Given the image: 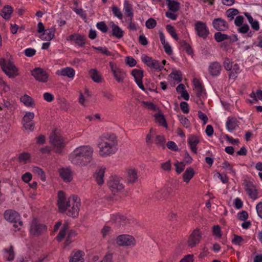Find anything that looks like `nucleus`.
Returning <instances> with one entry per match:
<instances>
[{
	"mask_svg": "<svg viewBox=\"0 0 262 262\" xmlns=\"http://www.w3.org/2000/svg\"><path fill=\"white\" fill-rule=\"evenodd\" d=\"M57 204L60 211L63 212L67 210V214L73 218L78 216L80 206V200L77 195H73L68 199L63 191L58 192Z\"/></svg>",
	"mask_w": 262,
	"mask_h": 262,
	"instance_id": "1",
	"label": "nucleus"
},
{
	"mask_svg": "<svg viewBox=\"0 0 262 262\" xmlns=\"http://www.w3.org/2000/svg\"><path fill=\"white\" fill-rule=\"evenodd\" d=\"M93 152V149L90 146H80L69 155V160L75 165L85 166L92 161Z\"/></svg>",
	"mask_w": 262,
	"mask_h": 262,
	"instance_id": "2",
	"label": "nucleus"
},
{
	"mask_svg": "<svg viewBox=\"0 0 262 262\" xmlns=\"http://www.w3.org/2000/svg\"><path fill=\"white\" fill-rule=\"evenodd\" d=\"M50 142L54 146V151L57 154H61L66 145L62 137L56 133L54 130L51 133L50 138Z\"/></svg>",
	"mask_w": 262,
	"mask_h": 262,
	"instance_id": "3",
	"label": "nucleus"
},
{
	"mask_svg": "<svg viewBox=\"0 0 262 262\" xmlns=\"http://www.w3.org/2000/svg\"><path fill=\"white\" fill-rule=\"evenodd\" d=\"M0 66L5 73L10 78H14L18 75V69L10 60L6 62L5 59H0Z\"/></svg>",
	"mask_w": 262,
	"mask_h": 262,
	"instance_id": "4",
	"label": "nucleus"
},
{
	"mask_svg": "<svg viewBox=\"0 0 262 262\" xmlns=\"http://www.w3.org/2000/svg\"><path fill=\"white\" fill-rule=\"evenodd\" d=\"M107 185L113 195L122 191L124 188L123 184L116 176H111L107 182Z\"/></svg>",
	"mask_w": 262,
	"mask_h": 262,
	"instance_id": "5",
	"label": "nucleus"
},
{
	"mask_svg": "<svg viewBox=\"0 0 262 262\" xmlns=\"http://www.w3.org/2000/svg\"><path fill=\"white\" fill-rule=\"evenodd\" d=\"M4 216L5 219L8 222L13 223L14 224L13 226L15 228L18 227L16 225L17 223L19 226L23 225V222L20 220V215L14 210H6L4 213Z\"/></svg>",
	"mask_w": 262,
	"mask_h": 262,
	"instance_id": "6",
	"label": "nucleus"
},
{
	"mask_svg": "<svg viewBox=\"0 0 262 262\" xmlns=\"http://www.w3.org/2000/svg\"><path fill=\"white\" fill-rule=\"evenodd\" d=\"M47 230L46 225L41 224L38 221L34 218L33 219L31 225L30 232V233L35 236H38L46 232Z\"/></svg>",
	"mask_w": 262,
	"mask_h": 262,
	"instance_id": "7",
	"label": "nucleus"
},
{
	"mask_svg": "<svg viewBox=\"0 0 262 262\" xmlns=\"http://www.w3.org/2000/svg\"><path fill=\"white\" fill-rule=\"evenodd\" d=\"M98 146L100 149V155L101 156H105L115 154L116 152V146L117 145H113L108 143L99 142Z\"/></svg>",
	"mask_w": 262,
	"mask_h": 262,
	"instance_id": "8",
	"label": "nucleus"
},
{
	"mask_svg": "<svg viewBox=\"0 0 262 262\" xmlns=\"http://www.w3.org/2000/svg\"><path fill=\"white\" fill-rule=\"evenodd\" d=\"M116 243L120 246H134L136 244V240L132 235L122 234L118 236Z\"/></svg>",
	"mask_w": 262,
	"mask_h": 262,
	"instance_id": "9",
	"label": "nucleus"
},
{
	"mask_svg": "<svg viewBox=\"0 0 262 262\" xmlns=\"http://www.w3.org/2000/svg\"><path fill=\"white\" fill-rule=\"evenodd\" d=\"M31 75L34 78L41 82H47L48 80L49 75L43 69L36 68L31 71Z\"/></svg>",
	"mask_w": 262,
	"mask_h": 262,
	"instance_id": "10",
	"label": "nucleus"
},
{
	"mask_svg": "<svg viewBox=\"0 0 262 262\" xmlns=\"http://www.w3.org/2000/svg\"><path fill=\"white\" fill-rule=\"evenodd\" d=\"M112 219L115 226L118 228L123 229L130 224L129 220L126 216L120 214L113 215Z\"/></svg>",
	"mask_w": 262,
	"mask_h": 262,
	"instance_id": "11",
	"label": "nucleus"
},
{
	"mask_svg": "<svg viewBox=\"0 0 262 262\" xmlns=\"http://www.w3.org/2000/svg\"><path fill=\"white\" fill-rule=\"evenodd\" d=\"M194 27L195 30L199 37H202L203 39L207 38L209 34V31L205 23L198 21L195 23Z\"/></svg>",
	"mask_w": 262,
	"mask_h": 262,
	"instance_id": "12",
	"label": "nucleus"
},
{
	"mask_svg": "<svg viewBox=\"0 0 262 262\" xmlns=\"http://www.w3.org/2000/svg\"><path fill=\"white\" fill-rule=\"evenodd\" d=\"M109 64L111 71L116 80L119 82H123L125 77L126 73L123 70L118 68L114 62L111 61Z\"/></svg>",
	"mask_w": 262,
	"mask_h": 262,
	"instance_id": "13",
	"label": "nucleus"
},
{
	"mask_svg": "<svg viewBox=\"0 0 262 262\" xmlns=\"http://www.w3.org/2000/svg\"><path fill=\"white\" fill-rule=\"evenodd\" d=\"M201 238L202 235L199 230H194L189 236L187 242L188 246L191 248L194 247L200 242Z\"/></svg>",
	"mask_w": 262,
	"mask_h": 262,
	"instance_id": "14",
	"label": "nucleus"
},
{
	"mask_svg": "<svg viewBox=\"0 0 262 262\" xmlns=\"http://www.w3.org/2000/svg\"><path fill=\"white\" fill-rule=\"evenodd\" d=\"M141 59L143 62L150 68L156 70L159 69L160 71L162 70L163 68V67L160 66L159 61L155 60L146 55H143Z\"/></svg>",
	"mask_w": 262,
	"mask_h": 262,
	"instance_id": "15",
	"label": "nucleus"
},
{
	"mask_svg": "<svg viewBox=\"0 0 262 262\" xmlns=\"http://www.w3.org/2000/svg\"><path fill=\"white\" fill-rule=\"evenodd\" d=\"M34 117V114L32 112H27L23 118V124L26 129H29L32 131L34 129V124L33 122V119Z\"/></svg>",
	"mask_w": 262,
	"mask_h": 262,
	"instance_id": "16",
	"label": "nucleus"
},
{
	"mask_svg": "<svg viewBox=\"0 0 262 262\" xmlns=\"http://www.w3.org/2000/svg\"><path fill=\"white\" fill-rule=\"evenodd\" d=\"M213 28L219 31H224L228 29V23L222 18H215L212 21Z\"/></svg>",
	"mask_w": 262,
	"mask_h": 262,
	"instance_id": "17",
	"label": "nucleus"
},
{
	"mask_svg": "<svg viewBox=\"0 0 262 262\" xmlns=\"http://www.w3.org/2000/svg\"><path fill=\"white\" fill-rule=\"evenodd\" d=\"M100 143H108L113 145H117V137L114 134H104L99 139Z\"/></svg>",
	"mask_w": 262,
	"mask_h": 262,
	"instance_id": "18",
	"label": "nucleus"
},
{
	"mask_svg": "<svg viewBox=\"0 0 262 262\" xmlns=\"http://www.w3.org/2000/svg\"><path fill=\"white\" fill-rule=\"evenodd\" d=\"M84 253L81 250L72 251L69 258V262H84Z\"/></svg>",
	"mask_w": 262,
	"mask_h": 262,
	"instance_id": "19",
	"label": "nucleus"
},
{
	"mask_svg": "<svg viewBox=\"0 0 262 262\" xmlns=\"http://www.w3.org/2000/svg\"><path fill=\"white\" fill-rule=\"evenodd\" d=\"M72 40L80 47H83L85 45V37L79 34H73L69 36L67 40Z\"/></svg>",
	"mask_w": 262,
	"mask_h": 262,
	"instance_id": "20",
	"label": "nucleus"
},
{
	"mask_svg": "<svg viewBox=\"0 0 262 262\" xmlns=\"http://www.w3.org/2000/svg\"><path fill=\"white\" fill-rule=\"evenodd\" d=\"M209 72L212 76H217L220 75L221 70V66L218 62H213L209 66Z\"/></svg>",
	"mask_w": 262,
	"mask_h": 262,
	"instance_id": "21",
	"label": "nucleus"
},
{
	"mask_svg": "<svg viewBox=\"0 0 262 262\" xmlns=\"http://www.w3.org/2000/svg\"><path fill=\"white\" fill-rule=\"evenodd\" d=\"M200 142V139L198 137L194 135H191L188 137V143L190 145V147L193 152L196 154L198 144Z\"/></svg>",
	"mask_w": 262,
	"mask_h": 262,
	"instance_id": "22",
	"label": "nucleus"
},
{
	"mask_svg": "<svg viewBox=\"0 0 262 262\" xmlns=\"http://www.w3.org/2000/svg\"><path fill=\"white\" fill-rule=\"evenodd\" d=\"M105 168L100 167L96 169L94 177L95 179L97 184L101 185L104 183V174L105 172Z\"/></svg>",
	"mask_w": 262,
	"mask_h": 262,
	"instance_id": "23",
	"label": "nucleus"
},
{
	"mask_svg": "<svg viewBox=\"0 0 262 262\" xmlns=\"http://www.w3.org/2000/svg\"><path fill=\"white\" fill-rule=\"evenodd\" d=\"M137 170L135 168H129L127 170V182L128 183H134L138 180Z\"/></svg>",
	"mask_w": 262,
	"mask_h": 262,
	"instance_id": "24",
	"label": "nucleus"
},
{
	"mask_svg": "<svg viewBox=\"0 0 262 262\" xmlns=\"http://www.w3.org/2000/svg\"><path fill=\"white\" fill-rule=\"evenodd\" d=\"M56 29L54 27L46 29L40 36V38L42 40L50 41L52 40L55 36Z\"/></svg>",
	"mask_w": 262,
	"mask_h": 262,
	"instance_id": "25",
	"label": "nucleus"
},
{
	"mask_svg": "<svg viewBox=\"0 0 262 262\" xmlns=\"http://www.w3.org/2000/svg\"><path fill=\"white\" fill-rule=\"evenodd\" d=\"M13 12V8L12 6L6 5L3 8L0 15L6 20H9L11 18Z\"/></svg>",
	"mask_w": 262,
	"mask_h": 262,
	"instance_id": "26",
	"label": "nucleus"
},
{
	"mask_svg": "<svg viewBox=\"0 0 262 262\" xmlns=\"http://www.w3.org/2000/svg\"><path fill=\"white\" fill-rule=\"evenodd\" d=\"M59 173L64 182H70L72 180V172L70 168H61Z\"/></svg>",
	"mask_w": 262,
	"mask_h": 262,
	"instance_id": "27",
	"label": "nucleus"
},
{
	"mask_svg": "<svg viewBox=\"0 0 262 262\" xmlns=\"http://www.w3.org/2000/svg\"><path fill=\"white\" fill-rule=\"evenodd\" d=\"M238 121L236 118L228 117L226 122V127L229 132H232L238 126Z\"/></svg>",
	"mask_w": 262,
	"mask_h": 262,
	"instance_id": "28",
	"label": "nucleus"
},
{
	"mask_svg": "<svg viewBox=\"0 0 262 262\" xmlns=\"http://www.w3.org/2000/svg\"><path fill=\"white\" fill-rule=\"evenodd\" d=\"M112 35L118 39L121 38L123 36L124 31L117 25L112 23Z\"/></svg>",
	"mask_w": 262,
	"mask_h": 262,
	"instance_id": "29",
	"label": "nucleus"
},
{
	"mask_svg": "<svg viewBox=\"0 0 262 262\" xmlns=\"http://www.w3.org/2000/svg\"><path fill=\"white\" fill-rule=\"evenodd\" d=\"M57 74L61 76H67L69 78H73L75 72L72 68L67 67L62 69L60 71H58Z\"/></svg>",
	"mask_w": 262,
	"mask_h": 262,
	"instance_id": "30",
	"label": "nucleus"
},
{
	"mask_svg": "<svg viewBox=\"0 0 262 262\" xmlns=\"http://www.w3.org/2000/svg\"><path fill=\"white\" fill-rule=\"evenodd\" d=\"M89 75L92 79L95 82H100L102 77L99 72L95 69H92L89 72Z\"/></svg>",
	"mask_w": 262,
	"mask_h": 262,
	"instance_id": "31",
	"label": "nucleus"
},
{
	"mask_svg": "<svg viewBox=\"0 0 262 262\" xmlns=\"http://www.w3.org/2000/svg\"><path fill=\"white\" fill-rule=\"evenodd\" d=\"M194 175V171L193 169L191 167L187 168L183 176L184 181L187 183H188Z\"/></svg>",
	"mask_w": 262,
	"mask_h": 262,
	"instance_id": "32",
	"label": "nucleus"
},
{
	"mask_svg": "<svg viewBox=\"0 0 262 262\" xmlns=\"http://www.w3.org/2000/svg\"><path fill=\"white\" fill-rule=\"evenodd\" d=\"M167 2V6L169 10L172 12H177L180 7V4L174 0H166Z\"/></svg>",
	"mask_w": 262,
	"mask_h": 262,
	"instance_id": "33",
	"label": "nucleus"
},
{
	"mask_svg": "<svg viewBox=\"0 0 262 262\" xmlns=\"http://www.w3.org/2000/svg\"><path fill=\"white\" fill-rule=\"evenodd\" d=\"M124 9L125 10V14L127 17H133L132 5L127 1H125L124 3Z\"/></svg>",
	"mask_w": 262,
	"mask_h": 262,
	"instance_id": "34",
	"label": "nucleus"
},
{
	"mask_svg": "<svg viewBox=\"0 0 262 262\" xmlns=\"http://www.w3.org/2000/svg\"><path fill=\"white\" fill-rule=\"evenodd\" d=\"M155 118L156 122L159 123L160 125L165 127H167V124L166 119L163 114H156L155 115Z\"/></svg>",
	"mask_w": 262,
	"mask_h": 262,
	"instance_id": "35",
	"label": "nucleus"
},
{
	"mask_svg": "<svg viewBox=\"0 0 262 262\" xmlns=\"http://www.w3.org/2000/svg\"><path fill=\"white\" fill-rule=\"evenodd\" d=\"M230 38V36L226 34H223L221 32H216L214 34V39L217 42H219L228 39Z\"/></svg>",
	"mask_w": 262,
	"mask_h": 262,
	"instance_id": "36",
	"label": "nucleus"
},
{
	"mask_svg": "<svg viewBox=\"0 0 262 262\" xmlns=\"http://www.w3.org/2000/svg\"><path fill=\"white\" fill-rule=\"evenodd\" d=\"M76 235L77 233L75 231L73 230H70L68 233L66 240L64 242V246L69 245L74 241Z\"/></svg>",
	"mask_w": 262,
	"mask_h": 262,
	"instance_id": "37",
	"label": "nucleus"
},
{
	"mask_svg": "<svg viewBox=\"0 0 262 262\" xmlns=\"http://www.w3.org/2000/svg\"><path fill=\"white\" fill-rule=\"evenodd\" d=\"M169 76L174 80L180 82L182 81V73L180 71L173 70L169 75Z\"/></svg>",
	"mask_w": 262,
	"mask_h": 262,
	"instance_id": "38",
	"label": "nucleus"
},
{
	"mask_svg": "<svg viewBox=\"0 0 262 262\" xmlns=\"http://www.w3.org/2000/svg\"><path fill=\"white\" fill-rule=\"evenodd\" d=\"M166 139L163 135H158L156 137L155 143L158 146L162 147L163 149L165 148V143Z\"/></svg>",
	"mask_w": 262,
	"mask_h": 262,
	"instance_id": "39",
	"label": "nucleus"
},
{
	"mask_svg": "<svg viewBox=\"0 0 262 262\" xmlns=\"http://www.w3.org/2000/svg\"><path fill=\"white\" fill-rule=\"evenodd\" d=\"M239 13L237 9L234 8H230L226 12L227 16L229 18V20L231 21L234 19L235 15Z\"/></svg>",
	"mask_w": 262,
	"mask_h": 262,
	"instance_id": "40",
	"label": "nucleus"
},
{
	"mask_svg": "<svg viewBox=\"0 0 262 262\" xmlns=\"http://www.w3.org/2000/svg\"><path fill=\"white\" fill-rule=\"evenodd\" d=\"M132 75L134 77L135 81L137 80H142L143 72L142 70L134 69L132 71Z\"/></svg>",
	"mask_w": 262,
	"mask_h": 262,
	"instance_id": "41",
	"label": "nucleus"
},
{
	"mask_svg": "<svg viewBox=\"0 0 262 262\" xmlns=\"http://www.w3.org/2000/svg\"><path fill=\"white\" fill-rule=\"evenodd\" d=\"M166 29L167 31L168 32V33L171 35V36L174 39L177 40L179 39L178 35L176 32V29L172 26H171V25H167L166 26Z\"/></svg>",
	"mask_w": 262,
	"mask_h": 262,
	"instance_id": "42",
	"label": "nucleus"
},
{
	"mask_svg": "<svg viewBox=\"0 0 262 262\" xmlns=\"http://www.w3.org/2000/svg\"><path fill=\"white\" fill-rule=\"evenodd\" d=\"M33 171L37 174L42 181H45L46 180L45 173L42 169L38 167H34Z\"/></svg>",
	"mask_w": 262,
	"mask_h": 262,
	"instance_id": "43",
	"label": "nucleus"
},
{
	"mask_svg": "<svg viewBox=\"0 0 262 262\" xmlns=\"http://www.w3.org/2000/svg\"><path fill=\"white\" fill-rule=\"evenodd\" d=\"M20 100L27 106H31L33 102L32 98L27 95H25L24 96L21 97Z\"/></svg>",
	"mask_w": 262,
	"mask_h": 262,
	"instance_id": "44",
	"label": "nucleus"
},
{
	"mask_svg": "<svg viewBox=\"0 0 262 262\" xmlns=\"http://www.w3.org/2000/svg\"><path fill=\"white\" fill-rule=\"evenodd\" d=\"M93 48L96 50L100 51L102 54H104L106 56H112L113 54L112 53L110 52L106 47H96L94 46L92 47Z\"/></svg>",
	"mask_w": 262,
	"mask_h": 262,
	"instance_id": "45",
	"label": "nucleus"
},
{
	"mask_svg": "<svg viewBox=\"0 0 262 262\" xmlns=\"http://www.w3.org/2000/svg\"><path fill=\"white\" fill-rule=\"evenodd\" d=\"M30 158V154L26 152H22L19 155L18 157V162H24L25 163L27 162V161L29 160Z\"/></svg>",
	"mask_w": 262,
	"mask_h": 262,
	"instance_id": "46",
	"label": "nucleus"
},
{
	"mask_svg": "<svg viewBox=\"0 0 262 262\" xmlns=\"http://www.w3.org/2000/svg\"><path fill=\"white\" fill-rule=\"evenodd\" d=\"M178 118L182 124L185 127L188 128L190 126V121L184 116L182 115H178Z\"/></svg>",
	"mask_w": 262,
	"mask_h": 262,
	"instance_id": "47",
	"label": "nucleus"
},
{
	"mask_svg": "<svg viewBox=\"0 0 262 262\" xmlns=\"http://www.w3.org/2000/svg\"><path fill=\"white\" fill-rule=\"evenodd\" d=\"M157 25L156 20L152 18L148 19L145 22V26L147 29H152Z\"/></svg>",
	"mask_w": 262,
	"mask_h": 262,
	"instance_id": "48",
	"label": "nucleus"
},
{
	"mask_svg": "<svg viewBox=\"0 0 262 262\" xmlns=\"http://www.w3.org/2000/svg\"><path fill=\"white\" fill-rule=\"evenodd\" d=\"M97 28L103 33H106L108 31V27L104 21L98 22L96 24Z\"/></svg>",
	"mask_w": 262,
	"mask_h": 262,
	"instance_id": "49",
	"label": "nucleus"
},
{
	"mask_svg": "<svg viewBox=\"0 0 262 262\" xmlns=\"http://www.w3.org/2000/svg\"><path fill=\"white\" fill-rule=\"evenodd\" d=\"M141 103L143 106L147 107L148 109L150 110H157V108L156 105H155L153 103L151 102L142 101L141 102Z\"/></svg>",
	"mask_w": 262,
	"mask_h": 262,
	"instance_id": "50",
	"label": "nucleus"
},
{
	"mask_svg": "<svg viewBox=\"0 0 262 262\" xmlns=\"http://www.w3.org/2000/svg\"><path fill=\"white\" fill-rule=\"evenodd\" d=\"M249 196L253 200H255L257 198L258 193L255 187L248 190L246 191Z\"/></svg>",
	"mask_w": 262,
	"mask_h": 262,
	"instance_id": "51",
	"label": "nucleus"
},
{
	"mask_svg": "<svg viewBox=\"0 0 262 262\" xmlns=\"http://www.w3.org/2000/svg\"><path fill=\"white\" fill-rule=\"evenodd\" d=\"M125 63L130 67H133L137 64L136 60L131 56H127L125 58Z\"/></svg>",
	"mask_w": 262,
	"mask_h": 262,
	"instance_id": "52",
	"label": "nucleus"
},
{
	"mask_svg": "<svg viewBox=\"0 0 262 262\" xmlns=\"http://www.w3.org/2000/svg\"><path fill=\"white\" fill-rule=\"evenodd\" d=\"M213 234L216 237H221L222 236L221 227L219 225H214L212 227Z\"/></svg>",
	"mask_w": 262,
	"mask_h": 262,
	"instance_id": "53",
	"label": "nucleus"
},
{
	"mask_svg": "<svg viewBox=\"0 0 262 262\" xmlns=\"http://www.w3.org/2000/svg\"><path fill=\"white\" fill-rule=\"evenodd\" d=\"M112 11L115 16H116L117 17H118L119 19L122 18V16H123L122 13L118 7H117L116 6H113L112 7Z\"/></svg>",
	"mask_w": 262,
	"mask_h": 262,
	"instance_id": "54",
	"label": "nucleus"
},
{
	"mask_svg": "<svg viewBox=\"0 0 262 262\" xmlns=\"http://www.w3.org/2000/svg\"><path fill=\"white\" fill-rule=\"evenodd\" d=\"M166 146L168 149L173 151L179 150L178 146L173 141H168L166 144Z\"/></svg>",
	"mask_w": 262,
	"mask_h": 262,
	"instance_id": "55",
	"label": "nucleus"
},
{
	"mask_svg": "<svg viewBox=\"0 0 262 262\" xmlns=\"http://www.w3.org/2000/svg\"><path fill=\"white\" fill-rule=\"evenodd\" d=\"M180 107L181 110L184 114H187L189 113V109L188 107V104L186 102H181L180 103Z\"/></svg>",
	"mask_w": 262,
	"mask_h": 262,
	"instance_id": "56",
	"label": "nucleus"
},
{
	"mask_svg": "<svg viewBox=\"0 0 262 262\" xmlns=\"http://www.w3.org/2000/svg\"><path fill=\"white\" fill-rule=\"evenodd\" d=\"M244 239L241 236L234 234V238L232 239V242L234 244L241 245Z\"/></svg>",
	"mask_w": 262,
	"mask_h": 262,
	"instance_id": "57",
	"label": "nucleus"
},
{
	"mask_svg": "<svg viewBox=\"0 0 262 262\" xmlns=\"http://www.w3.org/2000/svg\"><path fill=\"white\" fill-rule=\"evenodd\" d=\"M248 214L247 211L243 210L237 214L238 219L241 221H245L247 219Z\"/></svg>",
	"mask_w": 262,
	"mask_h": 262,
	"instance_id": "58",
	"label": "nucleus"
},
{
	"mask_svg": "<svg viewBox=\"0 0 262 262\" xmlns=\"http://www.w3.org/2000/svg\"><path fill=\"white\" fill-rule=\"evenodd\" d=\"M224 68L227 71H231L232 69V62L229 58H226L223 63Z\"/></svg>",
	"mask_w": 262,
	"mask_h": 262,
	"instance_id": "59",
	"label": "nucleus"
},
{
	"mask_svg": "<svg viewBox=\"0 0 262 262\" xmlns=\"http://www.w3.org/2000/svg\"><path fill=\"white\" fill-rule=\"evenodd\" d=\"M198 117L203 121L204 124H206L208 120L207 115L201 111L198 112Z\"/></svg>",
	"mask_w": 262,
	"mask_h": 262,
	"instance_id": "60",
	"label": "nucleus"
},
{
	"mask_svg": "<svg viewBox=\"0 0 262 262\" xmlns=\"http://www.w3.org/2000/svg\"><path fill=\"white\" fill-rule=\"evenodd\" d=\"M161 168L165 171L171 170V163H170V160H168L164 163H162L161 164Z\"/></svg>",
	"mask_w": 262,
	"mask_h": 262,
	"instance_id": "61",
	"label": "nucleus"
},
{
	"mask_svg": "<svg viewBox=\"0 0 262 262\" xmlns=\"http://www.w3.org/2000/svg\"><path fill=\"white\" fill-rule=\"evenodd\" d=\"M74 10L78 15H80L83 19H85L86 18V14L82 9L75 8Z\"/></svg>",
	"mask_w": 262,
	"mask_h": 262,
	"instance_id": "62",
	"label": "nucleus"
},
{
	"mask_svg": "<svg viewBox=\"0 0 262 262\" xmlns=\"http://www.w3.org/2000/svg\"><path fill=\"white\" fill-rule=\"evenodd\" d=\"M36 53V50L32 48L26 49L25 51V55L27 57H32Z\"/></svg>",
	"mask_w": 262,
	"mask_h": 262,
	"instance_id": "63",
	"label": "nucleus"
},
{
	"mask_svg": "<svg viewBox=\"0 0 262 262\" xmlns=\"http://www.w3.org/2000/svg\"><path fill=\"white\" fill-rule=\"evenodd\" d=\"M193 256L191 254H188L185 255L180 262H193Z\"/></svg>",
	"mask_w": 262,
	"mask_h": 262,
	"instance_id": "64",
	"label": "nucleus"
}]
</instances>
